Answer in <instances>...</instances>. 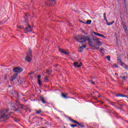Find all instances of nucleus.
<instances>
[{"label": "nucleus", "instance_id": "nucleus-19", "mask_svg": "<svg viewBox=\"0 0 128 128\" xmlns=\"http://www.w3.org/2000/svg\"><path fill=\"white\" fill-rule=\"evenodd\" d=\"M114 24V21H112V22L107 23V24H108V26H111V24Z\"/></svg>", "mask_w": 128, "mask_h": 128}, {"label": "nucleus", "instance_id": "nucleus-32", "mask_svg": "<svg viewBox=\"0 0 128 128\" xmlns=\"http://www.w3.org/2000/svg\"><path fill=\"white\" fill-rule=\"evenodd\" d=\"M41 77H42V76L40 75H38V79H40V78H41Z\"/></svg>", "mask_w": 128, "mask_h": 128}, {"label": "nucleus", "instance_id": "nucleus-20", "mask_svg": "<svg viewBox=\"0 0 128 128\" xmlns=\"http://www.w3.org/2000/svg\"><path fill=\"white\" fill-rule=\"evenodd\" d=\"M52 72V70L50 69H49L46 70V74H50Z\"/></svg>", "mask_w": 128, "mask_h": 128}, {"label": "nucleus", "instance_id": "nucleus-3", "mask_svg": "<svg viewBox=\"0 0 128 128\" xmlns=\"http://www.w3.org/2000/svg\"><path fill=\"white\" fill-rule=\"evenodd\" d=\"M24 26H18V28H23L24 32L26 34L32 30V28L30 25L28 24V21L24 22Z\"/></svg>", "mask_w": 128, "mask_h": 128}, {"label": "nucleus", "instance_id": "nucleus-41", "mask_svg": "<svg viewBox=\"0 0 128 128\" xmlns=\"http://www.w3.org/2000/svg\"><path fill=\"white\" fill-rule=\"evenodd\" d=\"M5 80H6V78H4Z\"/></svg>", "mask_w": 128, "mask_h": 128}, {"label": "nucleus", "instance_id": "nucleus-38", "mask_svg": "<svg viewBox=\"0 0 128 128\" xmlns=\"http://www.w3.org/2000/svg\"><path fill=\"white\" fill-rule=\"evenodd\" d=\"M14 120H15V122H18V120H16V119H15Z\"/></svg>", "mask_w": 128, "mask_h": 128}, {"label": "nucleus", "instance_id": "nucleus-22", "mask_svg": "<svg viewBox=\"0 0 128 128\" xmlns=\"http://www.w3.org/2000/svg\"><path fill=\"white\" fill-rule=\"evenodd\" d=\"M116 96H122V98H126V96L122 94H117Z\"/></svg>", "mask_w": 128, "mask_h": 128}, {"label": "nucleus", "instance_id": "nucleus-39", "mask_svg": "<svg viewBox=\"0 0 128 128\" xmlns=\"http://www.w3.org/2000/svg\"><path fill=\"white\" fill-rule=\"evenodd\" d=\"M115 74H116V76H118V74H116V73H115Z\"/></svg>", "mask_w": 128, "mask_h": 128}, {"label": "nucleus", "instance_id": "nucleus-16", "mask_svg": "<svg viewBox=\"0 0 128 128\" xmlns=\"http://www.w3.org/2000/svg\"><path fill=\"white\" fill-rule=\"evenodd\" d=\"M77 124H78V126H81V128H84V125L82 124V123L78 122Z\"/></svg>", "mask_w": 128, "mask_h": 128}, {"label": "nucleus", "instance_id": "nucleus-2", "mask_svg": "<svg viewBox=\"0 0 128 128\" xmlns=\"http://www.w3.org/2000/svg\"><path fill=\"white\" fill-rule=\"evenodd\" d=\"M10 111V108L6 110H1L0 111V120L6 122L8 118L10 115L8 114V112Z\"/></svg>", "mask_w": 128, "mask_h": 128}, {"label": "nucleus", "instance_id": "nucleus-17", "mask_svg": "<svg viewBox=\"0 0 128 128\" xmlns=\"http://www.w3.org/2000/svg\"><path fill=\"white\" fill-rule=\"evenodd\" d=\"M74 66H76V68H78V62H74Z\"/></svg>", "mask_w": 128, "mask_h": 128}, {"label": "nucleus", "instance_id": "nucleus-12", "mask_svg": "<svg viewBox=\"0 0 128 128\" xmlns=\"http://www.w3.org/2000/svg\"><path fill=\"white\" fill-rule=\"evenodd\" d=\"M123 28L124 29L125 32H128V27H126V24H124Z\"/></svg>", "mask_w": 128, "mask_h": 128}, {"label": "nucleus", "instance_id": "nucleus-1", "mask_svg": "<svg viewBox=\"0 0 128 128\" xmlns=\"http://www.w3.org/2000/svg\"><path fill=\"white\" fill-rule=\"evenodd\" d=\"M74 38L76 42H80V44H82V46H79L80 49L78 50L79 52H82L84 48H86V46L84 45V44H86V42L88 38L84 35L78 36L76 37H75Z\"/></svg>", "mask_w": 128, "mask_h": 128}, {"label": "nucleus", "instance_id": "nucleus-26", "mask_svg": "<svg viewBox=\"0 0 128 128\" xmlns=\"http://www.w3.org/2000/svg\"><path fill=\"white\" fill-rule=\"evenodd\" d=\"M113 68H118V64H114L113 65Z\"/></svg>", "mask_w": 128, "mask_h": 128}, {"label": "nucleus", "instance_id": "nucleus-21", "mask_svg": "<svg viewBox=\"0 0 128 128\" xmlns=\"http://www.w3.org/2000/svg\"><path fill=\"white\" fill-rule=\"evenodd\" d=\"M48 76H46L45 78H44V82H48Z\"/></svg>", "mask_w": 128, "mask_h": 128}, {"label": "nucleus", "instance_id": "nucleus-14", "mask_svg": "<svg viewBox=\"0 0 128 128\" xmlns=\"http://www.w3.org/2000/svg\"><path fill=\"white\" fill-rule=\"evenodd\" d=\"M69 120H70L71 122H74V124H78V122L70 118H69Z\"/></svg>", "mask_w": 128, "mask_h": 128}, {"label": "nucleus", "instance_id": "nucleus-31", "mask_svg": "<svg viewBox=\"0 0 128 128\" xmlns=\"http://www.w3.org/2000/svg\"><path fill=\"white\" fill-rule=\"evenodd\" d=\"M123 80H126V76L122 77Z\"/></svg>", "mask_w": 128, "mask_h": 128}, {"label": "nucleus", "instance_id": "nucleus-29", "mask_svg": "<svg viewBox=\"0 0 128 128\" xmlns=\"http://www.w3.org/2000/svg\"><path fill=\"white\" fill-rule=\"evenodd\" d=\"M104 18H106V13L104 14Z\"/></svg>", "mask_w": 128, "mask_h": 128}, {"label": "nucleus", "instance_id": "nucleus-9", "mask_svg": "<svg viewBox=\"0 0 128 128\" xmlns=\"http://www.w3.org/2000/svg\"><path fill=\"white\" fill-rule=\"evenodd\" d=\"M93 34H95V36H101L102 38H106L105 36L100 34L98 32H94Z\"/></svg>", "mask_w": 128, "mask_h": 128}, {"label": "nucleus", "instance_id": "nucleus-24", "mask_svg": "<svg viewBox=\"0 0 128 128\" xmlns=\"http://www.w3.org/2000/svg\"><path fill=\"white\" fill-rule=\"evenodd\" d=\"M106 58L108 59V60L110 62V56H106Z\"/></svg>", "mask_w": 128, "mask_h": 128}, {"label": "nucleus", "instance_id": "nucleus-13", "mask_svg": "<svg viewBox=\"0 0 128 128\" xmlns=\"http://www.w3.org/2000/svg\"><path fill=\"white\" fill-rule=\"evenodd\" d=\"M82 22L83 24H92V20H87L86 22Z\"/></svg>", "mask_w": 128, "mask_h": 128}, {"label": "nucleus", "instance_id": "nucleus-36", "mask_svg": "<svg viewBox=\"0 0 128 128\" xmlns=\"http://www.w3.org/2000/svg\"><path fill=\"white\" fill-rule=\"evenodd\" d=\"M124 0V4H126V0Z\"/></svg>", "mask_w": 128, "mask_h": 128}, {"label": "nucleus", "instance_id": "nucleus-35", "mask_svg": "<svg viewBox=\"0 0 128 128\" xmlns=\"http://www.w3.org/2000/svg\"><path fill=\"white\" fill-rule=\"evenodd\" d=\"M34 74L33 72H30V73H29V74L32 75V74Z\"/></svg>", "mask_w": 128, "mask_h": 128}, {"label": "nucleus", "instance_id": "nucleus-8", "mask_svg": "<svg viewBox=\"0 0 128 128\" xmlns=\"http://www.w3.org/2000/svg\"><path fill=\"white\" fill-rule=\"evenodd\" d=\"M48 2L46 4L47 6H54L56 1V0H48Z\"/></svg>", "mask_w": 128, "mask_h": 128}, {"label": "nucleus", "instance_id": "nucleus-11", "mask_svg": "<svg viewBox=\"0 0 128 128\" xmlns=\"http://www.w3.org/2000/svg\"><path fill=\"white\" fill-rule=\"evenodd\" d=\"M18 76V74H14V75H13L10 78V82H13V80H16V78Z\"/></svg>", "mask_w": 128, "mask_h": 128}, {"label": "nucleus", "instance_id": "nucleus-25", "mask_svg": "<svg viewBox=\"0 0 128 128\" xmlns=\"http://www.w3.org/2000/svg\"><path fill=\"white\" fill-rule=\"evenodd\" d=\"M38 84L39 86H40V84H42V82H40V79L38 80Z\"/></svg>", "mask_w": 128, "mask_h": 128}, {"label": "nucleus", "instance_id": "nucleus-18", "mask_svg": "<svg viewBox=\"0 0 128 128\" xmlns=\"http://www.w3.org/2000/svg\"><path fill=\"white\" fill-rule=\"evenodd\" d=\"M62 98H68V97H66V94L62 93Z\"/></svg>", "mask_w": 128, "mask_h": 128}, {"label": "nucleus", "instance_id": "nucleus-33", "mask_svg": "<svg viewBox=\"0 0 128 128\" xmlns=\"http://www.w3.org/2000/svg\"><path fill=\"white\" fill-rule=\"evenodd\" d=\"M100 51L101 52H104V49H100Z\"/></svg>", "mask_w": 128, "mask_h": 128}, {"label": "nucleus", "instance_id": "nucleus-4", "mask_svg": "<svg viewBox=\"0 0 128 128\" xmlns=\"http://www.w3.org/2000/svg\"><path fill=\"white\" fill-rule=\"evenodd\" d=\"M25 60L26 62H28L32 60V50H28L27 54V56L25 58Z\"/></svg>", "mask_w": 128, "mask_h": 128}, {"label": "nucleus", "instance_id": "nucleus-27", "mask_svg": "<svg viewBox=\"0 0 128 128\" xmlns=\"http://www.w3.org/2000/svg\"><path fill=\"white\" fill-rule=\"evenodd\" d=\"M82 66V63H80L79 64V65H78V68H80V66Z\"/></svg>", "mask_w": 128, "mask_h": 128}, {"label": "nucleus", "instance_id": "nucleus-30", "mask_svg": "<svg viewBox=\"0 0 128 128\" xmlns=\"http://www.w3.org/2000/svg\"><path fill=\"white\" fill-rule=\"evenodd\" d=\"M90 82L92 84H94V81L90 80Z\"/></svg>", "mask_w": 128, "mask_h": 128}, {"label": "nucleus", "instance_id": "nucleus-42", "mask_svg": "<svg viewBox=\"0 0 128 128\" xmlns=\"http://www.w3.org/2000/svg\"><path fill=\"white\" fill-rule=\"evenodd\" d=\"M18 120L20 121V120L18 119Z\"/></svg>", "mask_w": 128, "mask_h": 128}, {"label": "nucleus", "instance_id": "nucleus-6", "mask_svg": "<svg viewBox=\"0 0 128 128\" xmlns=\"http://www.w3.org/2000/svg\"><path fill=\"white\" fill-rule=\"evenodd\" d=\"M87 40L90 46H92V48H94V46H96V43H94V42H92V40L90 38H88Z\"/></svg>", "mask_w": 128, "mask_h": 128}, {"label": "nucleus", "instance_id": "nucleus-5", "mask_svg": "<svg viewBox=\"0 0 128 128\" xmlns=\"http://www.w3.org/2000/svg\"><path fill=\"white\" fill-rule=\"evenodd\" d=\"M13 72L17 74H20L22 72V68L19 67H16L13 68Z\"/></svg>", "mask_w": 128, "mask_h": 128}, {"label": "nucleus", "instance_id": "nucleus-28", "mask_svg": "<svg viewBox=\"0 0 128 128\" xmlns=\"http://www.w3.org/2000/svg\"><path fill=\"white\" fill-rule=\"evenodd\" d=\"M71 126H72V128H76V124H72Z\"/></svg>", "mask_w": 128, "mask_h": 128}, {"label": "nucleus", "instance_id": "nucleus-40", "mask_svg": "<svg viewBox=\"0 0 128 128\" xmlns=\"http://www.w3.org/2000/svg\"><path fill=\"white\" fill-rule=\"evenodd\" d=\"M84 34H86V33H84Z\"/></svg>", "mask_w": 128, "mask_h": 128}, {"label": "nucleus", "instance_id": "nucleus-7", "mask_svg": "<svg viewBox=\"0 0 128 128\" xmlns=\"http://www.w3.org/2000/svg\"><path fill=\"white\" fill-rule=\"evenodd\" d=\"M94 42L95 44V46H100L102 44V42L100 41V38L94 39Z\"/></svg>", "mask_w": 128, "mask_h": 128}, {"label": "nucleus", "instance_id": "nucleus-15", "mask_svg": "<svg viewBox=\"0 0 128 128\" xmlns=\"http://www.w3.org/2000/svg\"><path fill=\"white\" fill-rule=\"evenodd\" d=\"M40 100L41 102H42V104H46V101L44 100V99L43 98V97H40Z\"/></svg>", "mask_w": 128, "mask_h": 128}, {"label": "nucleus", "instance_id": "nucleus-23", "mask_svg": "<svg viewBox=\"0 0 128 128\" xmlns=\"http://www.w3.org/2000/svg\"><path fill=\"white\" fill-rule=\"evenodd\" d=\"M40 112H42V110H37L36 112V114H40Z\"/></svg>", "mask_w": 128, "mask_h": 128}, {"label": "nucleus", "instance_id": "nucleus-10", "mask_svg": "<svg viewBox=\"0 0 128 128\" xmlns=\"http://www.w3.org/2000/svg\"><path fill=\"white\" fill-rule=\"evenodd\" d=\"M59 50L60 52H62V54H66L68 56V52H66L60 48H59Z\"/></svg>", "mask_w": 128, "mask_h": 128}, {"label": "nucleus", "instance_id": "nucleus-34", "mask_svg": "<svg viewBox=\"0 0 128 128\" xmlns=\"http://www.w3.org/2000/svg\"><path fill=\"white\" fill-rule=\"evenodd\" d=\"M108 20V19H106V17H105V18H104V20Z\"/></svg>", "mask_w": 128, "mask_h": 128}, {"label": "nucleus", "instance_id": "nucleus-37", "mask_svg": "<svg viewBox=\"0 0 128 128\" xmlns=\"http://www.w3.org/2000/svg\"><path fill=\"white\" fill-rule=\"evenodd\" d=\"M106 24H108V20H106Z\"/></svg>", "mask_w": 128, "mask_h": 128}]
</instances>
